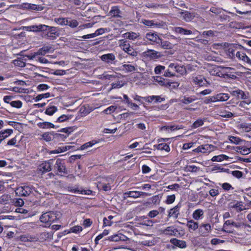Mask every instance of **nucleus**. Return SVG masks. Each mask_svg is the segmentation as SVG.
Returning a JSON list of instances; mask_svg holds the SVG:
<instances>
[{"label":"nucleus","instance_id":"obj_1","mask_svg":"<svg viewBox=\"0 0 251 251\" xmlns=\"http://www.w3.org/2000/svg\"><path fill=\"white\" fill-rule=\"evenodd\" d=\"M57 219L55 213L52 211H49L43 213L40 217V221L49 226L51 223L55 222Z\"/></svg>","mask_w":251,"mask_h":251},{"label":"nucleus","instance_id":"obj_2","mask_svg":"<svg viewBox=\"0 0 251 251\" xmlns=\"http://www.w3.org/2000/svg\"><path fill=\"white\" fill-rule=\"evenodd\" d=\"M33 187L31 185H24L18 187L15 190L16 194L21 197H27L33 192Z\"/></svg>","mask_w":251,"mask_h":251},{"label":"nucleus","instance_id":"obj_3","mask_svg":"<svg viewBox=\"0 0 251 251\" xmlns=\"http://www.w3.org/2000/svg\"><path fill=\"white\" fill-rule=\"evenodd\" d=\"M144 41L148 42L151 45H157L160 41V37L156 32H150L147 33L144 38Z\"/></svg>","mask_w":251,"mask_h":251},{"label":"nucleus","instance_id":"obj_4","mask_svg":"<svg viewBox=\"0 0 251 251\" xmlns=\"http://www.w3.org/2000/svg\"><path fill=\"white\" fill-rule=\"evenodd\" d=\"M198 232L200 236L206 237L211 232V226L209 224H201L199 227Z\"/></svg>","mask_w":251,"mask_h":251},{"label":"nucleus","instance_id":"obj_5","mask_svg":"<svg viewBox=\"0 0 251 251\" xmlns=\"http://www.w3.org/2000/svg\"><path fill=\"white\" fill-rule=\"evenodd\" d=\"M228 206L229 208L235 209L237 212H240L248 209L243 205L242 201H231L228 203Z\"/></svg>","mask_w":251,"mask_h":251},{"label":"nucleus","instance_id":"obj_6","mask_svg":"<svg viewBox=\"0 0 251 251\" xmlns=\"http://www.w3.org/2000/svg\"><path fill=\"white\" fill-rule=\"evenodd\" d=\"M214 146L212 145L205 144L199 146L198 148L193 150L195 152H201L203 153H209L213 151Z\"/></svg>","mask_w":251,"mask_h":251},{"label":"nucleus","instance_id":"obj_7","mask_svg":"<svg viewBox=\"0 0 251 251\" xmlns=\"http://www.w3.org/2000/svg\"><path fill=\"white\" fill-rule=\"evenodd\" d=\"M150 194L144 192L140 191H129L125 192L124 194V198L126 199L130 197L133 198H137L141 196H150Z\"/></svg>","mask_w":251,"mask_h":251},{"label":"nucleus","instance_id":"obj_8","mask_svg":"<svg viewBox=\"0 0 251 251\" xmlns=\"http://www.w3.org/2000/svg\"><path fill=\"white\" fill-rule=\"evenodd\" d=\"M51 165L52 163L50 162V160L45 161L38 166V170L42 174L49 172L51 170Z\"/></svg>","mask_w":251,"mask_h":251},{"label":"nucleus","instance_id":"obj_9","mask_svg":"<svg viewBox=\"0 0 251 251\" xmlns=\"http://www.w3.org/2000/svg\"><path fill=\"white\" fill-rule=\"evenodd\" d=\"M121 47L123 50L129 55L132 56H136L137 55V52L135 51L132 48H131L129 44L126 42H124L121 45Z\"/></svg>","mask_w":251,"mask_h":251},{"label":"nucleus","instance_id":"obj_10","mask_svg":"<svg viewBox=\"0 0 251 251\" xmlns=\"http://www.w3.org/2000/svg\"><path fill=\"white\" fill-rule=\"evenodd\" d=\"M144 54L146 56L151 59H157L162 56L160 52L155 51L153 50H148L147 51L144 52Z\"/></svg>","mask_w":251,"mask_h":251},{"label":"nucleus","instance_id":"obj_11","mask_svg":"<svg viewBox=\"0 0 251 251\" xmlns=\"http://www.w3.org/2000/svg\"><path fill=\"white\" fill-rule=\"evenodd\" d=\"M249 92H246L240 89H237L230 91L231 95L237 98L238 99H247V94Z\"/></svg>","mask_w":251,"mask_h":251},{"label":"nucleus","instance_id":"obj_12","mask_svg":"<svg viewBox=\"0 0 251 251\" xmlns=\"http://www.w3.org/2000/svg\"><path fill=\"white\" fill-rule=\"evenodd\" d=\"M54 169L57 170L59 173H64L67 174L66 167L63 161L60 159H57L56 160L54 165Z\"/></svg>","mask_w":251,"mask_h":251},{"label":"nucleus","instance_id":"obj_13","mask_svg":"<svg viewBox=\"0 0 251 251\" xmlns=\"http://www.w3.org/2000/svg\"><path fill=\"white\" fill-rule=\"evenodd\" d=\"M170 67L174 68L175 73L177 72L181 75H184L187 73L186 69L184 66H180L175 63H171L170 64Z\"/></svg>","mask_w":251,"mask_h":251},{"label":"nucleus","instance_id":"obj_14","mask_svg":"<svg viewBox=\"0 0 251 251\" xmlns=\"http://www.w3.org/2000/svg\"><path fill=\"white\" fill-rule=\"evenodd\" d=\"M192 81L195 84L199 86H203L207 84V81L202 75H198L192 77Z\"/></svg>","mask_w":251,"mask_h":251},{"label":"nucleus","instance_id":"obj_15","mask_svg":"<svg viewBox=\"0 0 251 251\" xmlns=\"http://www.w3.org/2000/svg\"><path fill=\"white\" fill-rule=\"evenodd\" d=\"M165 100V98L160 96H150L145 99V100L148 102L154 101L155 103H160Z\"/></svg>","mask_w":251,"mask_h":251},{"label":"nucleus","instance_id":"obj_16","mask_svg":"<svg viewBox=\"0 0 251 251\" xmlns=\"http://www.w3.org/2000/svg\"><path fill=\"white\" fill-rule=\"evenodd\" d=\"M235 56L239 60L247 63L251 65V59L245 53L241 51H237L236 53Z\"/></svg>","mask_w":251,"mask_h":251},{"label":"nucleus","instance_id":"obj_17","mask_svg":"<svg viewBox=\"0 0 251 251\" xmlns=\"http://www.w3.org/2000/svg\"><path fill=\"white\" fill-rule=\"evenodd\" d=\"M170 242L174 246L179 248L184 249L187 247V244L185 241L178 240L176 238L171 239Z\"/></svg>","mask_w":251,"mask_h":251},{"label":"nucleus","instance_id":"obj_18","mask_svg":"<svg viewBox=\"0 0 251 251\" xmlns=\"http://www.w3.org/2000/svg\"><path fill=\"white\" fill-rule=\"evenodd\" d=\"M100 59L102 61L111 64L112 61L115 60L116 57L113 53H107L101 55Z\"/></svg>","mask_w":251,"mask_h":251},{"label":"nucleus","instance_id":"obj_19","mask_svg":"<svg viewBox=\"0 0 251 251\" xmlns=\"http://www.w3.org/2000/svg\"><path fill=\"white\" fill-rule=\"evenodd\" d=\"M110 15L114 17L122 18L123 12L119 9L117 6H113L112 7L109 12Z\"/></svg>","mask_w":251,"mask_h":251},{"label":"nucleus","instance_id":"obj_20","mask_svg":"<svg viewBox=\"0 0 251 251\" xmlns=\"http://www.w3.org/2000/svg\"><path fill=\"white\" fill-rule=\"evenodd\" d=\"M53 51V48L50 46H43L36 52L38 55H45L46 53Z\"/></svg>","mask_w":251,"mask_h":251},{"label":"nucleus","instance_id":"obj_21","mask_svg":"<svg viewBox=\"0 0 251 251\" xmlns=\"http://www.w3.org/2000/svg\"><path fill=\"white\" fill-rule=\"evenodd\" d=\"M13 130L12 129H7L0 131V144L5 139L8 137L13 133Z\"/></svg>","mask_w":251,"mask_h":251},{"label":"nucleus","instance_id":"obj_22","mask_svg":"<svg viewBox=\"0 0 251 251\" xmlns=\"http://www.w3.org/2000/svg\"><path fill=\"white\" fill-rule=\"evenodd\" d=\"M181 14L183 19L186 22L191 21L195 17L194 13H191L187 11L181 12Z\"/></svg>","mask_w":251,"mask_h":251},{"label":"nucleus","instance_id":"obj_23","mask_svg":"<svg viewBox=\"0 0 251 251\" xmlns=\"http://www.w3.org/2000/svg\"><path fill=\"white\" fill-rule=\"evenodd\" d=\"M159 42V43L158 45H160V47L163 49H165V50L172 49L174 47V45L173 44L171 43L170 42H169L168 41L163 40L161 38H160V41Z\"/></svg>","mask_w":251,"mask_h":251},{"label":"nucleus","instance_id":"obj_24","mask_svg":"<svg viewBox=\"0 0 251 251\" xmlns=\"http://www.w3.org/2000/svg\"><path fill=\"white\" fill-rule=\"evenodd\" d=\"M187 226L188 227L189 230L190 232L192 231H195L199 228V225L197 222L194 221L192 220H189L187 222Z\"/></svg>","mask_w":251,"mask_h":251},{"label":"nucleus","instance_id":"obj_25","mask_svg":"<svg viewBox=\"0 0 251 251\" xmlns=\"http://www.w3.org/2000/svg\"><path fill=\"white\" fill-rule=\"evenodd\" d=\"M179 207L180 206L178 205H177L176 206H175L173 208L170 209L168 214V216L169 217H173L176 219L178 217V215L179 214Z\"/></svg>","mask_w":251,"mask_h":251},{"label":"nucleus","instance_id":"obj_26","mask_svg":"<svg viewBox=\"0 0 251 251\" xmlns=\"http://www.w3.org/2000/svg\"><path fill=\"white\" fill-rule=\"evenodd\" d=\"M42 138L46 142H50L54 139V132H47L41 135Z\"/></svg>","mask_w":251,"mask_h":251},{"label":"nucleus","instance_id":"obj_27","mask_svg":"<svg viewBox=\"0 0 251 251\" xmlns=\"http://www.w3.org/2000/svg\"><path fill=\"white\" fill-rule=\"evenodd\" d=\"M216 98L218 101H225L227 100L229 98V96L226 93H219L216 95Z\"/></svg>","mask_w":251,"mask_h":251},{"label":"nucleus","instance_id":"obj_28","mask_svg":"<svg viewBox=\"0 0 251 251\" xmlns=\"http://www.w3.org/2000/svg\"><path fill=\"white\" fill-rule=\"evenodd\" d=\"M37 126L43 129L54 128L55 126L53 124L48 122L38 123Z\"/></svg>","mask_w":251,"mask_h":251},{"label":"nucleus","instance_id":"obj_29","mask_svg":"<svg viewBox=\"0 0 251 251\" xmlns=\"http://www.w3.org/2000/svg\"><path fill=\"white\" fill-rule=\"evenodd\" d=\"M247 99H243V100L240 102L239 105V106L247 108V105H249L251 104V99L250 98V94L248 93L247 94Z\"/></svg>","mask_w":251,"mask_h":251},{"label":"nucleus","instance_id":"obj_30","mask_svg":"<svg viewBox=\"0 0 251 251\" xmlns=\"http://www.w3.org/2000/svg\"><path fill=\"white\" fill-rule=\"evenodd\" d=\"M54 139L53 141L55 142H60L64 141L65 139L66 138L67 136H65L63 134H61L60 133H55L54 132Z\"/></svg>","mask_w":251,"mask_h":251},{"label":"nucleus","instance_id":"obj_31","mask_svg":"<svg viewBox=\"0 0 251 251\" xmlns=\"http://www.w3.org/2000/svg\"><path fill=\"white\" fill-rule=\"evenodd\" d=\"M69 190L72 192L75 193H79L82 194H85V195H90L91 194L92 191L90 190H79L78 189H73L71 187L69 188Z\"/></svg>","mask_w":251,"mask_h":251},{"label":"nucleus","instance_id":"obj_32","mask_svg":"<svg viewBox=\"0 0 251 251\" xmlns=\"http://www.w3.org/2000/svg\"><path fill=\"white\" fill-rule=\"evenodd\" d=\"M142 23L146 25L151 27H158L160 25V24H158L157 23H155L154 21L152 20H143L142 21Z\"/></svg>","mask_w":251,"mask_h":251},{"label":"nucleus","instance_id":"obj_33","mask_svg":"<svg viewBox=\"0 0 251 251\" xmlns=\"http://www.w3.org/2000/svg\"><path fill=\"white\" fill-rule=\"evenodd\" d=\"M203 214L204 213L202 210L198 209L193 212L192 216L195 220H198L203 215Z\"/></svg>","mask_w":251,"mask_h":251},{"label":"nucleus","instance_id":"obj_34","mask_svg":"<svg viewBox=\"0 0 251 251\" xmlns=\"http://www.w3.org/2000/svg\"><path fill=\"white\" fill-rule=\"evenodd\" d=\"M123 70L126 73L133 72L136 71L137 69L132 65L124 64L122 66Z\"/></svg>","mask_w":251,"mask_h":251},{"label":"nucleus","instance_id":"obj_35","mask_svg":"<svg viewBox=\"0 0 251 251\" xmlns=\"http://www.w3.org/2000/svg\"><path fill=\"white\" fill-rule=\"evenodd\" d=\"M164 72V73L163 75L165 77H172L176 75L175 72L171 70V68L170 67V65L168 66V69L165 70Z\"/></svg>","mask_w":251,"mask_h":251},{"label":"nucleus","instance_id":"obj_36","mask_svg":"<svg viewBox=\"0 0 251 251\" xmlns=\"http://www.w3.org/2000/svg\"><path fill=\"white\" fill-rule=\"evenodd\" d=\"M22 7L24 8L31 10H39V7L38 5L36 4H31V3H23L22 4Z\"/></svg>","mask_w":251,"mask_h":251},{"label":"nucleus","instance_id":"obj_37","mask_svg":"<svg viewBox=\"0 0 251 251\" xmlns=\"http://www.w3.org/2000/svg\"><path fill=\"white\" fill-rule=\"evenodd\" d=\"M157 149L161 151H165L169 152L170 150L169 146L166 143H160L157 146Z\"/></svg>","mask_w":251,"mask_h":251},{"label":"nucleus","instance_id":"obj_38","mask_svg":"<svg viewBox=\"0 0 251 251\" xmlns=\"http://www.w3.org/2000/svg\"><path fill=\"white\" fill-rule=\"evenodd\" d=\"M54 21L61 25H66L68 23V19L65 18H55Z\"/></svg>","mask_w":251,"mask_h":251},{"label":"nucleus","instance_id":"obj_39","mask_svg":"<svg viewBox=\"0 0 251 251\" xmlns=\"http://www.w3.org/2000/svg\"><path fill=\"white\" fill-rule=\"evenodd\" d=\"M47 33L44 35V38L48 40H55L58 35H56L49 31H46Z\"/></svg>","mask_w":251,"mask_h":251},{"label":"nucleus","instance_id":"obj_40","mask_svg":"<svg viewBox=\"0 0 251 251\" xmlns=\"http://www.w3.org/2000/svg\"><path fill=\"white\" fill-rule=\"evenodd\" d=\"M196 99L193 98L192 97L184 96L180 101L185 104H188L193 102Z\"/></svg>","mask_w":251,"mask_h":251},{"label":"nucleus","instance_id":"obj_41","mask_svg":"<svg viewBox=\"0 0 251 251\" xmlns=\"http://www.w3.org/2000/svg\"><path fill=\"white\" fill-rule=\"evenodd\" d=\"M57 110V107L52 106L47 108L45 111V113L47 115L51 116Z\"/></svg>","mask_w":251,"mask_h":251},{"label":"nucleus","instance_id":"obj_42","mask_svg":"<svg viewBox=\"0 0 251 251\" xmlns=\"http://www.w3.org/2000/svg\"><path fill=\"white\" fill-rule=\"evenodd\" d=\"M109 233V231L108 230L105 229L103 231L102 233L98 235L95 238V242L96 244H98V241L102 239L104 236L108 235Z\"/></svg>","mask_w":251,"mask_h":251},{"label":"nucleus","instance_id":"obj_43","mask_svg":"<svg viewBox=\"0 0 251 251\" xmlns=\"http://www.w3.org/2000/svg\"><path fill=\"white\" fill-rule=\"evenodd\" d=\"M12 203L16 206H22L24 204V201L21 198H16L13 200Z\"/></svg>","mask_w":251,"mask_h":251},{"label":"nucleus","instance_id":"obj_44","mask_svg":"<svg viewBox=\"0 0 251 251\" xmlns=\"http://www.w3.org/2000/svg\"><path fill=\"white\" fill-rule=\"evenodd\" d=\"M165 70V67L162 65H158L154 68V73L156 75H160L163 72H164Z\"/></svg>","mask_w":251,"mask_h":251},{"label":"nucleus","instance_id":"obj_45","mask_svg":"<svg viewBox=\"0 0 251 251\" xmlns=\"http://www.w3.org/2000/svg\"><path fill=\"white\" fill-rule=\"evenodd\" d=\"M125 37L130 40H135L136 39L138 35L137 33L135 32H127L125 33Z\"/></svg>","mask_w":251,"mask_h":251},{"label":"nucleus","instance_id":"obj_46","mask_svg":"<svg viewBox=\"0 0 251 251\" xmlns=\"http://www.w3.org/2000/svg\"><path fill=\"white\" fill-rule=\"evenodd\" d=\"M111 88L110 90L114 89L120 88L124 86V83L122 81H118L115 83H112L111 84Z\"/></svg>","mask_w":251,"mask_h":251},{"label":"nucleus","instance_id":"obj_47","mask_svg":"<svg viewBox=\"0 0 251 251\" xmlns=\"http://www.w3.org/2000/svg\"><path fill=\"white\" fill-rule=\"evenodd\" d=\"M229 139L231 143L236 145L240 144L243 141L240 138L232 136H229Z\"/></svg>","mask_w":251,"mask_h":251},{"label":"nucleus","instance_id":"obj_48","mask_svg":"<svg viewBox=\"0 0 251 251\" xmlns=\"http://www.w3.org/2000/svg\"><path fill=\"white\" fill-rule=\"evenodd\" d=\"M232 225L236 228H239L240 227V224L235 223L233 221L230 220L226 221L224 224V227L225 228L226 226Z\"/></svg>","mask_w":251,"mask_h":251},{"label":"nucleus","instance_id":"obj_49","mask_svg":"<svg viewBox=\"0 0 251 251\" xmlns=\"http://www.w3.org/2000/svg\"><path fill=\"white\" fill-rule=\"evenodd\" d=\"M154 80L161 86H164L165 85L164 81L165 79L160 76H154Z\"/></svg>","mask_w":251,"mask_h":251},{"label":"nucleus","instance_id":"obj_50","mask_svg":"<svg viewBox=\"0 0 251 251\" xmlns=\"http://www.w3.org/2000/svg\"><path fill=\"white\" fill-rule=\"evenodd\" d=\"M132 98L136 101H138L140 103H143V100H145V99L147 97H141L137 94L133 95Z\"/></svg>","mask_w":251,"mask_h":251},{"label":"nucleus","instance_id":"obj_51","mask_svg":"<svg viewBox=\"0 0 251 251\" xmlns=\"http://www.w3.org/2000/svg\"><path fill=\"white\" fill-rule=\"evenodd\" d=\"M113 217L112 216H109L107 218H104L103 219V226H110L112 222L111 220L113 219Z\"/></svg>","mask_w":251,"mask_h":251},{"label":"nucleus","instance_id":"obj_52","mask_svg":"<svg viewBox=\"0 0 251 251\" xmlns=\"http://www.w3.org/2000/svg\"><path fill=\"white\" fill-rule=\"evenodd\" d=\"M238 149L240 151H238L243 155H247L250 153V150L248 148L245 147H238Z\"/></svg>","mask_w":251,"mask_h":251},{"label":"nucleus","instance_id":"obj_53","mask_svg":"<svg viewBox=\"0 0 251 251\" xmlns=\"http://www.w3.org/2000/svg\"><path fill=\"white\" fill-rule=\"evenodd\" d=\"M204 124L203 120L201 119H198L196 120L193 124L192 127L194 128H196L197 127H199L201 126H203Z\"/></svg>","mask_w":251,"mask_h":251},{"label":"nucleus","instance_id":"obj_54","mask_svg":"<svg viewBox=\"0 0 251 251\" xmlns=\"http://www.w3.org/2000/svg\"><path fill=\"white\" fill-rule=\"evenodd\" d=\"M10 104L13 107L20 108L22 106V102L20 100L12 101L10 102Z\"/></svg>","mask_w":251,"mask_h":251},{"label":"nucleus","instance_id":"obj_55","mask_svg":"<svg viewBox=\"0 0 251 251\" xmlns=\"http://www.w3.org/2000/svg\"><path fill=\"white\" fill-rule=\"evenodd\" d=\"M98 187L99 188H100L105 191H108L111 189V186L109 184H103L100 183L99 185H98Z\"/></svg>","mask_w":251,"mask_h":251},{"label":"nucleus","instance_id":"obj_56","mask_svg":"<svg viewBox=\"0 0 251 251\" xmlns=\"http://www.w3.org/2000/svg\"><path fill=\"white\" fill-rule=\"evenodd\" d=\"M50 96V93L38 95L35 99L36 101H38L43 98H48Z\"/></svg>","mask_w":251,"mask_h":251},{"label":"nucleus","instance_id":"obj_57","mask_svg":"<svg viewBox=\"0 0 251 251\" xmlns=\"http://www.w3.org/2000/svg\"><path fill=\"white\" fill-rule=\"evenodd\" d=\"M108 240L110 241L117 242L121 240V237L118 234H114L108 237Z\"/></svg>","mask_w":251,"mask_h":251},{"label":"nucleus","instance_id":"obj_58","mask_svg":"<svg viewBox=\"0 0 251 251\" xmlns=\"http://www.w3.org/2000/svg\"><path fill=\"white\" fill-rule=\"evenodd\" d=\"M68 23L67 25H68L69 26L72 28L75 27L78 25V22L75 20H68Z\"/></svg>","mask_w":251,"mask_h":251},{"label":"nucleus","instance_id":"obj_59","mask_svg":"<svg viewBox=\"0 0 251 251\" xmlns=\"http://www.w3.org/2000/svg\"><path fill=\"white\" fill-rule=\"evenodd\" d=\"M202 35L204 38H208L209 37H212L214 35V32L212 30H208V31H204L202 32Z\"/></svg>","mask_w":251,"mask_h":251},{"label":"nucleus","instance_id":"obj_60","mask_svg":"<svg viewBox=\"0 0 251 251\" xmlns=\"http://www.w3.org/2000/svg\"><path fill=\"white\" fill-rule=\"evenodd\" d=\"M241 127L245 131L249 132L251 130V124L243 123L241 124Z\"/></svg>","mask_w":251,"mask_h":251},{"label":"nucleus","instance_id":"obj_61","mask_svg":"<svg viewBox=\"0 0 251 251\" xmlns=\"http://www.w3.org/2000/svg\"><path fill=\"white\" fill-rule=\"evenodd\" d=\"M13 63L15 65L20 67H24L25 66V63L20 59L14 60Z\"/></svg>","mask_w":251,"mask_h":251},{"label":"nucleus","instance_id":"obj_62","mask_svg":"<svg viewBox=\"0 0 251 251\" xmlns=\"http://www.w3.org/2000/svg\"><path fill=\"white\" fill-rule=\"evenodd\" d=\"M95 144V143H94L93 141L86 143L80 147V149L81 150L86 149L89 147H92Z\"/></svg>","mask_w":251,"mask_h":251},{"label":"nucleus","instance_id":"obj_63","mask_svg":"<svg viewBox=\"0 0 251 251\" xmlns=\"http://www.w3.org/2000/svg\"><path fill=\"white\" fill-rule=\"evenodd\" d=\"M181 127H178V126H176L175 125L169 126H164L162 127V129H170L171 130H175L176 129H181Z\"/></svg>","mask_w":251,"mask_h":251},{"label":"nucleus","instance_id":"obj_64","mask_svg":"<svg viewBox=\"0 0 251 251\" xmlns=\"http://www.w3.org/2000/svg\"><path fill=\"white\" fill-rule=\"evenodd\" d=\"M175 198H176V197H175V195H172L168 196L167 197L166 202L167 204L172 203L173 202H174V201L175 200Z\"/></svg>","mask_w":251,"mask_h":251}]
</instances>
